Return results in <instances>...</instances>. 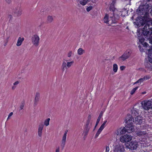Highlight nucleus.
<instances>
[{
	"instance_id": "8",
	"label": "nucleus",
	"mask_w": 152,
	"mask_h": 152,
	"mask_svg": "<svg viewBox=\"0 0 152 152\" xmlns=\"http://www.w3.org/2000/svg\"><path fill=\"white\" fill-rule=\"evenodd\" d=\"M132 137L130 135L126 134L122 136L120 138V141L123 142H129L132 140Z\"/></svg>"
},
{
	"instance_id": "56",
	"label": "nucleus",
	"mask_w": 152,
	"mask_h": 152,
	"mask_svg": "<svg viewBox=\"0 0 152 152\" xmlns=\"http://www.w3.org/2000/svg\"><path fill=\"white\" fill-rule=\"evenodd\" d=\"M99 122H98L97 121H96V125H95V126H96H96L98 125V123H99Z\"/></svg>"
},
{
	"instance_id": "5",
	"label": "nucleus",
	"mask_w": 152,
	"mask_h": 152,
	"mask_svg": "<svg viewBox=\"0 0 152 152\" xmlns=\"http://www.w3.org/2000/svg\"><path fill=\"white\" fill-rule=\"evenodd\" d=\"M146 23V20L143 19L142 17H140L137 18L136 21L134 22V24L137 26L140 27L141 26H143Z\"/></svg>"
},
{
	"instance_id": "46",
	"label": "nucleus",
	"mask_w": 152,
	"mask_h": 152,
	"mask_svg": "<svg viewBox=\"0 0 152 152\" xmlns=\"http://www.w3.org/2000/svg\"><path fill=\"white\" fill-rule=\"evenodd\" d=\"M90 129L84 128L83 132L86 133H88Z\"/></svg>"
},
{
	"instance_id": "24",
	"label": "nucleus",
	"mask_w": 152,
	"mask_h": 152,
	"mask_svg": "<svg viewBox=\"0 0 152 152\" xmlns=\"http://www.w3.org/2000/svg\"><path fill=\"white\" fill-rule=\"evenodd\" d=\"M24 38H21L19 37L18 40L17 42V46H20L22 44V42L24 41Z\"/></svg>"
},
{
	"instance_id": "38",
	"label": "nucleus",
	"mask_w": 152,
	"mask_h": 152,
	"mask_svg": "<svg viewBox=\"0 0 152 152\" xmlns=\"http://www.w3.org/2000/svg\"><path fill=\"white\" fill-rule=\"evenodd\" d=\"M144 80H149L151 78V76L149 75H147L144 76L143 77Z\"/></svg>"
},
{
	"instance_id": "19",
	"label": "nucleus",
	"mask_w": 152,
	"mask_h": 152,
	"mask_svg": "<svg viewBox=\"0 0 152 152\" xmlns=\"http://www.w3.org/2000/svg\"><path fill=\"white\" fill-rule=\"evenodd\" d=\"M126 132H127L126 129L125 127H123L118 129L117 134H123L126 133Z\"/></svg>"
},
{
	"instance_id": "27",
	"label": "nucleus",
	"mask_w": 152,
	"mask_h": 152,
	"mask_svg": "<svg viewBox=\"0 0 152 152\" xmlns=\"http://www.w3.org/2000/svg\"><path fill=\"white\" fill-rule=\"evenodd\" d=\"M103 129H102L100 127L99 128V129L98 130L97 132H96V134L95 135V138H97L98 137V136H99V135L100 133L103 130Z\"/></svg>"
},
{
	"instance_id": "39",
	"label": "nucleus",
	"mask_w": 152,
	"mask_h": 152,
	"mask_svg": "<svg viewBox=\"0 0 152 152\" xmlns=\"http://www.w3.org/2000/svg\"><path fill=\"white\" fill-rule=\"evenodd\" d=\"M107 120L105 121L101 125L100 127L102 129H103L105 127V125L106 124V123H107Z\"/></svg>"
},
{
	"instance_id": "22",
	"label": "nucleus",
	"mask_w": 152,
	"mask_h": 152,
	"mask_svg": "<svg viewBox=\"0 0 152 152\" xmlns=\"http://www.w3.org/2000/svg\"><path fill=\"white\" fill-rule=\"evenodd\" d=\"M132 115L138 116L139 115L138 111L137 109L134 108L132 110Z\"/></svg>"
},
{
	"instance_id": "54",
	"label": "nucleus",
	"mask_w": 152,
	"mask_h": 152,
	"mask_svg": "<svg viewBox=\"0 0 152 152\" xmlns=\"http://www.w3.org/2000/svg\"><path fill=\"white\" fill-rule=\"evenodd\" d=\"M55 152H59V147H58L56 148Z\"/></svg>"
},
{
	"instance_id": "25",
	"label": "nucleus",
	"mask_w": 152,
	"mask_h": 152,
	"mask_svg": "<svg viewBox=\"0 0 152 152\" xmlns=\"http://www.w3.org/2000/svg\"><path fill=\"white\" fill-rule=\"evenodd\" d=\"M66 66V62L64 61H63L61 66V69L63 72L64 71L65 69H67Z\"/></svg>"
},
{
	"instance_id": "2",
	"label": "nucleus",
	"mask_w": 152,
	"mask_h": 152,
	"mask_svg": "<svg viewBox=\"0 0 152 152\" xmlns=\"http://www.w3.org/2000/svg\"><path fill=\"white\" fill-rule=\"evenodd\" d=\"M151 8L148 4L145 3L144 5H140L136 10L137 14L140 15H146L148 13L150 9Z\"/></svg>"
},
{
	"instance_id": "30",
	"label": "nucleus",
	"mask_w": 152,
	"mask_h": 152,
	"mask_svg": "<svg viewBox=\"0 0 152 152\" xmlns=\"http://www.w3.org/2000/svg\"><path fill=\"white\" fill-rule=\"evenodd\" d=\"M50 120V118H49L46 119L44 122V125L46 126H48L49 124V121Z\"/></svg>"
},
{
	"instance_id": "59",
	"label": "nucleus",
	"mask_w": 152,
	"mask_h": 152,
	"mask_svg": "<svg viewBox=\"0 0 152 152\" xmlns=\"http://www.w3.org/2000/svg\"><path fill=\"white\" fill-rule=\"evenodd\" d=\"M150 13L151 14V15L152 16V9L151 10Z\"/></svg>"
},
{
	"instance_id": "49",
	"label": "nucleus",
	"mask_w": 152,
	"mask_h": 152,
	"mask_svg": "<svg viewBox=\"0 0 152 152\" xmlns=\"http://www.w3.org/2000/svg\"><path fill=\"white\" fill-rule=\"evenodd\" d=\"M88 134V133H86V132H83V134H84V137H86Z\"/></svg>"
},
{
	"instance_id": "36",
	"label": "nucleus",
	"mask_w": 152,
	"mask_h": 152,
	"mask_svg": "<svg viewBox=\"0 0 152 152\" xmlns=\"http://www.w3.org/2000/svg\"><path fill=\"white\" fill-rule=\"evenodd\" d=\"M138 87H136L135 88H133L130 92V94L133 95L134 94L136 91L138 89Z\"/></svg>"
},
{
	"instance_id": "31",
	"label": "nucleus",
	"mask_w": 152,
	"mask_h": 152,
	"mask_svg": "<svg viewBox=\"0 0 152 152\" xmlns=\"http://www.w3.org/2000/svg\"><path fill=\"white\" fill-rule=\"evenodd\" d=\"M42 129H43L38 127V136L39 137H41L42 136Z\"/></svg>"
},
{
	"instance_id": "53",
	"label": "nucleus",
	"mask_w": 152,
	"mask_h": 152,
	"mask_svg": "<svg viewBox=\"0 0 152 152\" xmlns=\"http://www.w3.org/2000/svg\"><path fill=\"white\" fill-rule=\"evenodd\" d=\"M19 83V82L18 81H17L15 82V83H14V85L15 86L18 85Z\"/></svg>"
},
{
	"instance_id": "47",
	"label": "nucleus",
	"mask_w": 152,
	"mask_h": 152,
	"mask_svg": "<svg viewBox=\"0 0 152 152\" xmlns=\"http://www.w3.org/2000/svg\"><path fill=\"white\" fill-rule=\"evenodd\" d=\"M12 17L11 15H9L8 16V18L9 19V21L12 20Z\"/></svg>"
},
{
	"instance_id": "34",
	"label": "nucleus",
	"mask_w": 152,
	"mask_h": 152,
	"mask_svg": "<svg viewBox=\"0 0 152 152\" xmlns=\"http://www.w3.org/2000/svg\"><path fill=\"white\" fill-rule=\"evenodd\" d=\"M103 112L102 111H101V112L100 113L99 115V116L97 118V121L98 122H99L100 119L103 115Z\"/></svg>"
},
{
	"instance_id": "48",
	"label": "nucleus",
	"mask_w": 152,
	"mask_h": 152,
	"mask_svg": "<svg viewBox=\"0 0 152 152\" xmlns=\"http://www.w3.org/2000/svg\"><path fill=\"white\" fill-rule=\"evenodd\" d=\"M125 68V67L124 66H121L120 67V69L121 70H123Z\"/></svg>"
},
{
	"instance_id": "43",
	"label": "nucleus",
	"mask_w": 152,
	"mask_h": 152,
	"mask_svg": "<svg viewBox=\"0 0 152 152\" xmlns=\"http://www.w3.org/2000/svg\"><path fill=\"white\" fill-rule=\"evenodd\" d=\"M72 54V51H69L68 53L67 56L69 57H70Z\"/></svg>"
},
{
	"instance_id": "51",
	"label": "nucleus",
	"mask_w": 152,
	"mask_h": 152,
	"mask_svg": "<svg viewBox=\"0 0 152 152\" xmlns=\"http://www.w3.org/2000/svg\"><path fill=\"white\" fill-rule=\"evenodd\" d=\"M7 3L10 4L11 1V0H5Z\"/></svg>"
},
{
	"instance_id": "20",
	"label": "nucleus",
	"mask_w": 152,
	"mask_h": 152,
	"mask_svg": "<svg viewBox=\"0 0 152 152\" xmlns=\"http://www.w3.org/2000/svg\"><path fill=\"white\" fill-rule=\"evenodd\" d=\"M40 97V94L38 92H37L35 96L34 100V105L36 106L37 105V102L39 100Z\"/></svg>"
},
{
	"instance_id": "57",
	"label": "nucleus",
	"mask_w": 152,
	"mask_h": 152,
	"mask_svg": "<svg viewBox=\"0 0 152 152\" xmlns=\"http://www.w3.org/2000/svg\"><path fill=\"white\" fill-rule=\"evenodd\" d=\"M139 83V82L138 80L134 83V85L135 84L137 83Z\"/></svg>"
},
{
	"instance_id": "32",
	"label": "nucleus",
	"mask_w": 152,
	"mask_h": 152,
	"mask_svg": "<svg viewBox=\"0 0 152 152\" xmlns=\"http://www.w3.org/2000/svg\"><path fill=\"white\" fill-rule=\"evenodd\" d=\"M48 22L49 23H50L52 22L53 20V18L52 16H48Z\"/></svg>"
},
{
	"instance_id": "4",
	"label": "nucleus",
	"mask_w": 152,
	"mask_h": 152,
	"mask_svg": "<svg viewBox=\"0 0 152 152\" xmlns=\"http://www.w3.org/2000/svg\"><path fill=\"white\" fill-rule=\"evenodd\" d=\"M142 106L145 110L152 109V101H144L142 102Z\"/></svg>"
},
{
	"instance_id": "7",
	"label": "nucleus",
	"mask_w": 152,
	"mask_h": 152,
	"mask_svg": "<svg viewBox=\"0 0 152 152\" xmlns=\"http://www.w3.org/2000/svg\"><path fill=\"white\" fill-rule=\"evenodd\" d=\"M132 53V52L131 50H126L121 56L119 57V58L121 59L122 61H124L130 57Z\"/></svg>"
},
{
	"instance_id": "42",
	"label": "nucleus",
	"mask_w": 152,
	"mask_h": 152,
	"mask_svg": "<svg viewBox=\"0 0 152 152\" xmlns=\"http://www.w3.org/2000/svg\"><path fill=\"white\" fill-rule=\"evenodd\" d=\"M44 125V124H43V123L42 122H41L40 124L39 125L38 127L43 129Z\"/></svg>"
},
{
	"instance_id": "62",
	"label": "nucleus",
	"mask_w": 152,
	"mask_h": 152,
	"mask_svg": "<svg viewBox=\"0 0 152 152\" xmlns=\"http://www.w3.org/2000/svg\"><path fill=\"white\" fill-rule=\"evenodd\" d=\"M96 126H95L93 130V131H94L95 130V129L96 128Z\"/></svg>"
},
{
	"instance_id": "33",
	"label": "nucleus",
	"mask_w": 152,
	"mask_h": 152,
	"mask_svg": "<svg viewBox=\"0 0 152 152\" xmlns=\"http://www.w3.org/2000/svg\"><path fill=\"white\" fill-rule=\"evenodd\" d=\"M113 71L116 72H117L118 70V66L116 64H114L113 65Z\"/></svg>"
},
{
	"instance_id": "35",
	"label": "nucleus",
	"mask_w": 152,
	"mask_h": 152,
	"mask_svg": "<svg viewBox=\"0 0 152 152\" xmlns=\"http://www.w3.org/2000/svg\"><path fill=\"white\" fill-rule=\"evenodd\" d=\"M145 132H138L137 133V135L138 136H142L145 135Z\"/></svg>"
},
{
	"instance_id": "52",
	"label": "nucleus",
	"mask_w": 152,
	"mask_h": 152,
	"mask_svg": "<svg viewBox=\"0 0 152 152\" xmlns=\"http://www.w3.org/2000/svg\"><path fill=\"white\" fill-rule=\"evenodd\" d=\"M149 42L152 45V37L149 39Z\"/></svg>"
},
{
	"instance_id": "55",
	"label": "nucleus",
	"mask_w": 152,
	"mask_h": 152,
	"mask_svg": "<svg viewBox=\"0 0 152 152\" xmlns=\"http://www.w3.org/2000/svg\"><path fill=\"white\" fill-rule=\"evenodd\" d=\"M13 114V113L12 112L10 113L8 115L9 117H11Z\"/></svg>"
},
{
	"instance_id": "13",
	"label": "nucleus",
	"mask_w": 152,
	"mask_h": 152,
	"mask_svg": "<svg viewBox=\"0 0 152 152\" xmlns=\"http://www.w3.org/2000/svg\"><path fill=\"white\" fill-rule=\"evenodd\" d=\"M126 128L127 132L128 133L132 132L134 131V126H133V123H126Z\"/></svg>"
},
{
	"instance_id": "44",
	"label": "nucleus",
	"mask_w": 152,
	"mask_h": 152,
	"mask_svg": "<svg viewBox=\"0 0 152 152\" xmlns=\"http://www.w3.org/2000/svg\"><path fill=\"white\" fill-rule=\"evenodd\" d=\"M138 80L139 81V83H141L143 81H144V80L143 77L139 79Z\"/></svg>"
},
{
	"instance_id": "9",
	"label": "nucleus",
	"mask_w": 152,
	"mask_h": 152,
	"mask_svg": "<svg viewBox=\"0 0 152 152\" xmlns=\"http://www.w3.org/2000/svg\"><path fill=\"white\" fill-rule=\"evenodd\" d=\"M126 146L131 150L136 149L138 146V142L137 141H132L129 143L126 144Z\"/></svg>"
},
{
	"instance_id": "15",
	"label": "nucleus",
	"mask_w": 152,
	"mask_h": 152,
	"mask_svg": "<svg viewBox=\"0 0 152 152\" xmlns=\"http://www.w3.org/2000/svg\"><path fill=\"white\" fill-rule=\"evenodd\" d=\"M124 147L122 145H117L114 150V152H123L124 151Z\"/></svg>"
},
{
	"instance_id": "61",
	"label": "nucleus",
	"mask_w": 152,
	"mask_h": 152,
	"mask_svg": "<svg viewBox=\"0 0 152 152\" xmlns=\"http://www.w3.org/2000/svg\"><path fill=\"white\" fill-rule=\"evenodd\" d=\"M145 93H146V92H142V94H145Z\"/></svg>"
},
{
	"instance_id": "12",
	"label": "nucleus",
	"mask_w": 152,
	"mask_h": 152,
	"mask_svg": "<svg viewBox=\"0 0 152 152\" xmlns=\"http://www.w3.org/2000/svg\"><path fill=\"white\" fill-rule=\"evenodd\" d=\"M115 3V0L113 1L112 3L110 5V10L111 11V12L110 14L114 13L116 12H120L118 10L115 8L114 4Z\"/></svg>"
},
{
	"instance_id": "11",
	"label": "nucleus",
	"mask_w": 152,
	"mask_h": 152,
	"mask_svg": "<svg viewBox=\"0 0 152 152\" xmlns=\"http://www.w3.org/2000/svg\"><path fill=\"white\" fill-rule=\"evenodd\" d=\"M91 116L89 115L88 116L86 125L84 126V128L90 129L91 127L92 122H91Z\"/></svg>"
},
{
	"instance_id": "45",
	"label": "nucleus",
	"mask_w": 152,
	"mask_h": 152,
	"mask_svg": "<svg viewBox=\"0 0 152 152\" xmlns=\"http://www.w3.org/2000/svg\"><path fill=\"white\" fill-rule=\"evenodd\" d=\"M138 48H139V50H140V51H141V52H143L144 51V50L140 46V45H139L138 46Z\"/></svg>"
},
{
	"instance_id": "60",
	"label": "nucleus",
	"mask_w": 152,
	"mask_h": 152,
	"mask_svg": "<svg viewBox=\"0 0 152 152\" xmlns=\"http://www.w3.org/2000/svg\"><path fill=\"white\" fill-rule=\"evenodd\" d=\"M27 132V129H25L24 130V132Z\"/></svg>"
},
{
	"instance_id": "16",
	"label": "nucleus",
	"mask_w": 152,
	"mask_h": 152,
	"mask_svg": "<svg viewBox=\"0 0 152 152\" xmlns=\"http://www.w3.org/2000/svg\"><path fill=\"white\" fill-rule=\"evenodd\" d=\"M13 12L17 16H20L21 14L22 10L20 7H18L14 8Z\"/></svg>"
},
{
	"instance_id": "1",
	"label": "nucleus",
	"mask_w": 152,
	"mask_h": 152,
	"mask_svg": "<svg viewBox=\"0 0 152 152\" xmlns=\"http://www.w3.org/2000/svg\"><path fill=\"white\" fill-rule=\"evenodd\" d=\"M149 26L145 25L142 29H139L137 30V38L139 42L143 45L145 40L143 36H145L147 35H151L152 34V27L149 29Z\"/></svg>"
},
{
	"instance_id": "29",
	"label": "nucleus",
	"mask_w": 152,
	"mask_h": 152,
	"mask_svg": "<svg viewBox=\"0 0 152 152\" xmlns=\"http://www.w3.org/2000/svg\"><path fill=\"white\" fill-rule=\"evenodd\" d=\"M25 105V101L23 100L21 101L20 105V106L19 111L23 109Z\"/></svg>"
},
{
	"instance_id": "37",
	"label": "nucleus",
	"mask_w": 152,
	"mask_h": 152,
	"mask_svg": "<svg viewBox=\"0 0 152 152\" xmlns=\"http://www.w3.org/2000/svg\"><path fill=\"white\" fill-rule=\"evenodd\" d=\"M73 63V61H72L70 62H67V64H66V66L68 67L69 68L72 65Z\"/></svg>"
},
{
	"instance_id": "10",
	"label": "nucleus",
	"mask_w": 152,
	"mask_h": 152,
	"mask_svg": "<svg viewBox=\"0 0 152 152\" xmlns=\"http://www.w3.org/2000/svg\"><path fill=\"white\" fill-rule=\"evenodd\" d=\"M119 13L116 12L111 14H113V16L110 17V18L111 19V22L110 23L111 24V23H116L117 22L120 18V16L118 14Z\"/></svg>"
},
{
	"instance_id": "17",
	"label": "nucleus",
	"mask_w": 152,
	"mask_h": 152,
	"mask_svg": "<svg viewBox=\"0 0 152 152\" xmlns=\"http://www.w3.org/2000/svg\"><path fill=\"white\" fill-rule=\"evenodd\" d=\"M134 122V118L132 115L130 114L128 115L126 120V123H131Z\"/></svg>"
},
{
	"instance_id": "26",
	"label": "nucleus",
	"mask_w": 152,
	"mask_h": 152,
	"mask_svg": "<svg viewBox=\"0 0 152 152\" xmlns=\"http://www.w3.org/2000/svg\"><path fill=\"white\" fill-rule=\"evenodd\" d=\"M90 0H80V3L82 5H85L87 3L89 2Z\"/></svg>"
},
{
	"instance_id": "3",
	"label": "nucleus",
	"mask_w": 152,
	"mask_h": 152,
	"mask_svg": "<svg viewBox=\"0 0 152 152\" xmlns=\"http://www.w3.org/2000/svg\"><path fill=\"white\" fill-rule=\"evenodd\" d=\"M143 45L147 50L146 53L148 54L149 62L152 64V46L148 45L146 42H144Z\"/></svg>"
},
{
	"instance_id": "40",
	"label": "nucleus",
	"mask_w": 152,
	"mask_h": 152,
	"mask_svg": "<svg viewBox=\"0 0 152 152\" xmlns=\"http://www.w3.org/2000/svg\"><path fill=\"white\" fill-rule=\"evenodd\" d=\"M93 8V7L92 6H90L88 7L86 9L87 11L88 12L90 11Z\"/></svg>"
},
{
	"instance_id": "21",
	"label": "nucleus",
	"mask_w": 152,
	"mask_h": 152,
	"mask_svg": "<svg viewBox=\"0 0 152 152\" xmlns=\"http://www.w3.org/2000/svg\"><path fill=\"white\" fill-rule=\"evenodd\" d=\"M149 62V61L145 62H144V65L146 68H147L148 69H149L150 71H151L152 69V66Z\"/></svg>"
},
{
	"instance_id": "18",
	"label": "nucleus",
	"mask_w": 152,
	"mask_h": 152,
	"mask_svg": "<svg viewBox=\"0 0 152 152\" xmlns=\"http://www.w3.org/2000/svg\"><path fill=\"white\" fill-rule=\"evenodd\" d=\"M135 122L137 124H141L142 122L143 119V118L139 116H137L135 118Z\"/></svg>"
},
{
	"instance_id": "64",
	"label": "nucleus",
	"mask_w": 152,
	"mask_h": 152,
	"mask_svg": "<svg viewBox=\"0 0 152 152\" xmlns=\"http://www.w3.org/2000/svg\"><path fill=\"white\" fill-rule=\"evenodd\" d=\"M1 19L2 20H3V18L2 16L1 18Z\"/></svg>"
},
{
	"instance_id": "23",
	"label": "nucleus",
	"mask_w": 152,
	"mask_h": 152,
	"mask_svg": "<svg viewBox=\"0 0 152 152\" xmlns=\"http://www.w3.org/2000/svg\"><path fill=\"white\" fill-rule=\"evenodd\" d=\"M108 18L109 16L107 14H106L104 17L103 18V21L104 23L110 24L109 23L110 21V20H109Z\"/></svg>"
},
{
	"instance_id": "63",
	"label": "nucleus",
	"mask_w": 152,
	"mask_h": 152,
	"mask_svg": "<svg viewBox=\"0 0 152 152\" xmlns=\"http://www.w3.org/2000/svg\"><path fill=\"white\" fill-rule=\"evenodd\" d=\"M86 138V137H84V136L83 138L84 140H85Z\"/></svg>"
},
{
	"instance_id": "6",
	"label": "nucleus",
	"mask_w": 152,
	"mask_h": 152,
	"mask_svg": "<svg viewBox=\"0 0 152 152\" xmlns=\"http://www.w3.org/2000/svg\"><path fill=\"white\" fill-rule=\"evenodd\" d=\"M39 36L36 34L33 35L31 38L32 43L36 47L39 45Z\"/></svg>"
},
{
	"instance_id": "28",
	"label": "nucleus",
	"mask_w": 152,
	"mask_h": 152,
	"mask_svg": "<svg viewBox=\"0 0 152 152\" xmlns=\"http://www.w3.org/2000/svg\"><path fill=\"white\" fill-rule=\"evenodd\" d=\"M84 52V50L82 48H80L77 50V53L79 55H82Z\"/></svg>"
},
{
	"instance_id": "50",
	"label": "nucleus",
	"mask_w": 152,
	"mask_h": 152,
	"mask_svg": "<svg viewBox=\"0 0 152 152\" xmlns=\"http://www.w3.org/2000/svg\"><path fill=\"white\" fill-rule=\"evenodd\" d=\"M109 151V146H107L106 148V152H108Z\"/></svg>"
},
{
	"instance_id": "41",
	"label": "nucleus",
	"mask_w": 152,
	"mask_h": 152,
	"mask_svg": "<svg viewBox=\"0 0 152 152\" xmlns=\"http://www.w3.org/2000/svg\"><path fill=\"white\" fill-rule=\"evenodd\" d=\"M8 32H7V34H6V35H7V39H6V43H7L8 41V39H9V38H10V32H9V34H8Z\"/></svg>"
},
{
	"instance_id": "58",
	"label": "nucleus",
	"mask_w": 152,
	"mask_h": 152,
	"mask_svg": "<svg viewBox=\"0 0 152 152\" xmlns=\"http://www.w3.org/2000/svg\"><path fill=\"white\" fill-rule=\"evenodd\" d=\"M12 86V90H14L16 88V86Z\"/></svg>"
},
{
	"instance_id": "14",
	"label": "nucleus",
	"mask_w": 152,
	"mask_h": 152,
	"mask_svg": "<svg viewBox=\"0 0 152 152\" xmlns=\"http://www.w3.org/2000/svg\"><path fill=\"white\" fill-rule=\"evenodd\" d=\"M68 131L66 130L65 131L64 134L63 136L62 137V142L61 144V146L62 147V149H63L64 147L65 142H66V134L67 133Z\"/></svg>"
}]
</instances>
